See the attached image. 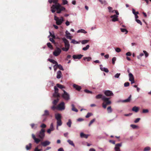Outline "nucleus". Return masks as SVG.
<instances>
[{
	"instance_id": "f257e3e1",
	"label": "nucleus",
	"mask_w": 151,
	"mask_h": 151,
	"mask_svg": "<svg viewBox=\"0 0 151 151\" xmlns=\"http://www.w3.org/2000/svg\"><path fill=\"white\" fill-rule=\"evenodd\" d=\"M51 11L52 12L54 13L55 12V9L57 10V13H60L62 11H63L65 9V8L60 4H55L52 5L51 7Z\"/></svg>"
},
{
	"instance_id": "f03ea898",
	"label": "nucleus",
	"mask_w": 151,
	"mask_h": 151,
	"mask_svg": "<svg viewBox=\"0 0 151 151\" xmlns=\"http://www.w3.org/2000/svg\"><path fill=\"white\" fill-rule=\"evenodd\" d=\"M110 98L106 97L105 96H104L102 98V100L103 102L102 104V107L104 109H106L107 105H110L111 104V101L109 100Z\"/></svg>"
},
{
	"instance_id": "7ed1b4c3",
	"label": "nucleus",
	"mask_w": 151,
	"mask_h": 151,
	"mask_svg": "<svg viewBox=\"0 0 151 151\" xmlns=\"http://www.w3.org/2000/svg\"><path fill=\"white\" fill-rule=\"evenodd\" d=\"M62 40L65 44V47L62 48V50L63 51L67 52L69 50L70 47L69 42L65 37L63 38Z\"/></svg>"
},
{
	"instance_id": "20e7f679",
	"label": "nucleus",
	"mask_w": 151,
	"mask_h": 151,
	"mask_svg": "<svg viewBox=\"0 0 151 151\" xmlns=\"http://www.w3.org/2000/svg\"><path fill=\"white\" fill-rule=\"evenodd\" d=\"M45 130L44 129H42L40 131L38 137L41 139H43L45 136Z\"/></svg>"
},
{
	"instance_id": "39448f33",
	"label": "nucleus",
	"mask_w": 151,
	"mask_h": 151,
	"mask_svg": "<svg viewBox=\"0 0 151 151\" xmlns=\"http://www.w3.org/2000/svg\"><path fill=\"white\" fill-rule=\"evenodd\" d=\"M55 89V93L53 94V96L55 98H59L60 96V94L58 93V88L55 86L54 87Z\"/></svg>"
},
{
	"instance_id": "423d86ee",
	"label": "nucleus",
	"mask_w": 151,
	"mask_h": 151,
	"mask_svg": "<svg viewBox=\"0 0 151 151\" xmlns=\"http://www.w3.org/2000/svg\"><path fill=\"white\" fill-rule=\"evenodd\" d=\"M63 91L64 93L62 95V97L65 100L68 101L70 99L69 94L65 90H63Z\"/></svg>"
},
{
	"instance_id": "0eeeda50",
	"label": "nucleus",
	"mask_w": 151,
	"mask_h": 151,
	"mask_svg": "<svg viewBox=\"0 0 151 151\" xmlns=\"http://www.w3.org/2000/svg\"><path fill=\"white\" fill-rule=\"evenodd\" d=\"M57 109L59 110H63L65 109V103L63 102H62L60 103L57 106Z\"/></svg>"
},
{
	"instance_id": "6e6552de",
	"label": "nucleus",
	"mask_w": 151,
	"mask_h": 151,
	"mask_svg": "<svg viewBox=\"0 0 151 151\" xmlns=\"http://www.w3.org/2000/svg\"><path fill=\"white\" fill-rule=\"evenodd\" d=\"M61 50L58 47H57L56 49L53 52V55L55 56H57L59 55L61 52Z\"/></svg>"
},
{
	"instance_id": "1a4fd4ad",
	"label": "nucleus",
	"mask_w": 151,
	"mask_h": 151,
	"mask_svg": "<svg viewBox=\"0 0 151 151\" xmlns=\"http://www.w3.org/2000/svg\"><path fill=\"white\" fill-rule=\"evenodd\" d=\"M122 146V143L116 144L115 145L114 150L115 151H121L120 147Z\"/></svg>"
},
{
	"instance_id": "9d476101",
	"label": "nucleus",
	"mask_w": 151,
	"mask_h": 151,
	"mask_svg": "<svg viewBox=\"0 0 151 151\" xmlns=\"http://www.w3.org/2000/svg\"><path fill=\"white\" fill-rule=\"evenodd\" d=\"M105 95L107 96H113L114 94L112 91L109 90L105 91L104 92Z\"/></svg>"
},
{
	"instance_id": "9b49d317",
	"label": "nucleus",
	"mask_w": 151,
	"mask_h": 151,
	"mask_svg": "<svg viewBox=\"0 0 151 151\" xmlns=\"http://www.w3.org/2000/svg\"><path fill=\"white\" fill-rule=\"evenodd\" d=\"M118 16L116 15H111L110 16V18H112V21L114 22L118 21Z\"/></svg>"
},
{
	"instance_id": "f8f14e48",
	"label": "nucleus",
	"mask_w": 151,
	"mask_h": 151,
	"mask_svg": "<svg viewBox=\"0 0 151 151\" xmlns=\"http://www.w3.org/2000/svg\"><path fill=\"white\" fill-rule=\"evenodd\" d=\"M50 144V142L48 141H45L41 143V144L43 147H46L49 145Z\"/></svg>"
},
{
	"instance_id": "ddd939ff",
	"label": "nucleus",
	"mask_w": 151,
	"mask_h": 151,
	"mask_svg": "<svg viewBox=\"0 0 151 151\" xmlns=\"http://www.w3.org/2000/svg\"><path fill=\"white\" fill-rule=\"evenodd\" d=\"M32 137L35 140V142L37 144H38L41 141L40 139L36 138L35 135L33 134H32Z\"/></svg>"
},
{
	"instance_id": "4468645a",
	"label": "nucleus",
	"mask_w": 151,
	"mask_h": 151,
	"mask_svg": "<svg viewBox=\"0 0 151 151\" xmlns=\"http://www.w3.org/2000/svg\"><path fill=\"white\" fill-rule=\"evenodd\" d=\"M83 56V55L81 54L78 55H74L73 56V58L74 59H80Z\"/></svg>"
},
{
	"instance_id": "2eb2a0df",
	"label": "nucleus",
	"mask_w": 151,
	"mask_h": 151,
	"mask_svg": "<svg viewBox=\"0 0 151 151\" xmlns=\"http://www.w3.org/2000/svg\"><path fill=\"white\" fill-rule=\"evenodd\" d=\"M63 21V17H61V19H59L56 21V24L58 25H60Z\"/></svg>"
},
{
	"instance_id": "dca6fc26",
	"label": "nucleus",
	"mask_w": 151,
	"mask_h": 151,
	"mask_svg": "<svg viewBox=\"0 0 151 151\" xmlns=\"http://www.w3.org/2000/svg\"><path fill=\"white\" fill-rule=\"evenodd\" d=\"M100 69L103 71H104L106 73H108L109 71V70L107 68H103V65H100Z\"/></svg>"
},
{
	"instance_id": "f3484780",
	"label": "nucleus",
	"mask_w": 151,
	"mask_h": 151,
	"mask_svg": "<svg viewBox=\"0 0 151 151\" xmlns=\"http://www.w3.org/2000/svg\"><path fill=\"white\" fill-rule=\"evenodd\" d=\"M73 87L78 91H80L81 89V87L80 86L76 84H74L73 85Z\"/></svg>"
},
{
	"instance_id": "a211bd4d",
	"label": "nucleus",
	"mask_w": 151,
	"mask_h": 151,
	"mask_svg": "<svg viewBox=\"0 0 151 151\" xmlns=\"http://www.w3.org/2000/svg\"><path fill=\"white\" fill-rule=\"evenodd\" d=\"M57 129L58 130V126H61L62 124V123L61 119L57 120Z\"/></svg>"
},
{
	"instance_id": "6ab92c4d",
	"label": "nucleus",
	"mask_w": 151,
	"mask_h": 151,
	"mask_svg": "<svg viewBox=\"0 0 151 151\" xmlns=\"http://www.w3.org/2000/svg\"><path fill=\"white\" fill-rule=\"evenodd\" d=\"M61 116L60 114H55V118L57 120L61 119Z\"/></svg>"
},
{
	"instance_id": "aec40b11",
	"label": "nucleus",
	"mask_w": 151,
	"mask_h": 151,
	"mask_svg": "<svg viewBox=\"0 0 151 151\" xmlns=\"http://www.w3.org/2000/svg\"><path fill=\"white\" fill-rule=\"evenodd\" d=\"M62 74L60 71L59 70L57 72V78L58 79L60 78L62 76Z\"/></svg>"
},
{
	"instance_id": "412c9836",
	"label": "nucleus",
	"mask_w": 151,
	"mask_h": 151,
	"mask_svg": "<svg viewBox=\"0 0 151 151\" xmlns=\"http://www.w3.org/2000/svg\"><path fill=\"white\" fill-rule=\"evenodd\" d=\"M131 95H130L129 97L127 99L123 100V102H129L131 100Z\"/></svg>"
},
{
	"instance_id": "4be33fe9",
	"label": "nucleus",
	"mask_w": 151,
	"mask_h": 151,
	"mask_svg": "<svg viewBox=\"0 0 151 151\" xmlns=\"http://www.w3.org/2000/svg\"><path fill=\"white\" fill-rule=\"evenodd\" d=\"M139 110V108L136 106H134L133 107L132 110V111H134L136 112H137Z\"/></svg>"
},
{
	"instance_id": "5701e85b",
	"label": "nucleus",
	"mask_w": 151,
	"mask_h": 151,
	"mask_svg": "<svg viewBox=\"0 0 151 151\" xmlns=\"http://www.w3.org/2000/svg\"><path fill=\"white\" fill-rule=\"evenodd\" d=\"M129 81L133 80L134 79V76L132 73H129Z\"/></svg>"
},
{
	"instance_id": "b1692460",
	"label": "nucleus",
	"mask_w": 151,
	"mask_h": 151,
	"mask_svg": "<svg viewBox=\"0 0 151 151\" xmlns=\"http://www.w3.org/2000/svg\"><path fill=\"white\" fill-rule=\"evenodd\" d=\"M104 96L103 95L99 94L96 95V98L97 99H101L102 100V98L104 97Z\"/></svg>"
},
{
	"instance_id": "393cba45",
	"label": "nucleus",
	"mask_w": 151,
	"mask_h": 151,
	"mask_svg": "<svg viewBox=\"0 0 151 151\" xmlns=\"http://www.w3.org/2000/svg\"><path fill=\"white\" fill-rule=\"evenodd\" d=\"M71 106L72 107V110L73 111H74L76 112H77L78 111V110L75 108V105L73 104H72Z\"/></svg>"
},
{
	"instance_id": "a878e982",
	"label": "nucleus",
	"mask_w": 151,
	"mask_h": 151,
	"mask_svg": "<svg viewBox=\"0 0 151 151\" xmlns=\"http://www.w3.org/2000/svg\"><path fill=\"white\" fill-rule=\"evenodd\" d=\"M48 60L50 62L54 64H55V65H56L58 63L57 62H56L54 60L49 59H48Z\"/></svg>"
},
{
	"instance_id": "bb28decb",
	"label": "nucleus",
	"mask_w": 151,
	"mask_h": 151,
	"mask_svg": "<svg viewBox=\"0 0 151 151\" xmlns=\"http://www.w3.org/2000/svg\"><path fill=\"white\" fill-rule=\"evenodd\" d=\"M32 147V144L29 143L28 145H27L26 146V148L27 150H30Z\"/></svg>"
},
{
	"instance_id": "cd10ccee",
	"label": "nucleus",
	"mask_w": 151,
	"mask_h": 151,
	"mask_svg": "<svg viewBox=\"0 0 151 151\" xmlns=\"http://www.w3.org/2000/svg\"><path fill=\"white\" fill-rule=\"evenodd\" d=\"M67 142L69 143V144L72 146L75 147V146L73 141L70 140L68 139L67 140Z\"/></svg>"
},
{
	"instance_id": "c85d7f7f",
	"label": "nucleus",
	"mask_w": 151,
	"mask_h": 151,
	"mask_svg": "<svg viewBox=\"0 0 151 151\" xmlns=\"http://www.w3.org/2000/svg\"><path fill=\"white\" fill-rule=\"evenodd\" d=\"M59 99L57 98L56 99L54 100L53 101V104L54 105H56L59 101Z\"/></svg>"
},
{
	"instance_id": "c756f323",
	"label": "nucleus",
	"mask_w": 151,
	"mask_h": 151,
	"mask_svg": "<svg viewBox=\"0 0 151 151\" xmlns=\"http://www.w3.org/2000/svg\"><path fill=\"white\" fill-rule=\"evenodd\" d=\"M49 115V113L47 110H45L44 111V113L43 115V116H48Z\"/></svg>"
},
{
	"instance_id": "7c9ffc66",
	"label": "nucleus",
	"mask_w": 151,
	"mask_h": 151,
	"mask_svg": "<svg viewBox=\"0 0 151 151\" xmlns=\"http://www.w3.org/2000/svg\"><path fill=\"white\" fill-rule=\"evenodd\" d=\"M57 65V67L60 70H63L64 69L63 68L62 66L60 64L58 65V63Z\"/></svg>"
},
{
	"instance_id": "2f4dec72",
	"label": "nucleus",
	"mask_w": 151,
	"mask_h": 151,
	"mask_svg": "<svg viewBox=\"0 0 151 151\" xmlns=\"http://www.w3.org/2000/svg\"><path fill=\"white\" fill-rule=\"evenodd\" d=\"M107 111L108 113H111L112 112V110L111 106H109L107 108Z\"/></svg>"
},
{
	"instance_id": "473e14b6",
	"label": "nucleus",
	"mask_w": 151,
	"mask_h": 151,
	"mask_svg": "<svg viewBox=\"0 0 151 151\" xmlns=\"http://www.w3.org/2000/svg\"><path fill=\"white\" fill-rule=\"evenodd\" d=\"M83 59L84 60H87V61H89L91 59V57H84L83 58Z\"/></svg>"
},
{
	"instance_id": "72a5a7b5",
	"label": "nucleus",
	"mask_w": 151,
	"mask_h": 151,
	"mask_svg": "<svg viewBox=\"0 0 151 151\" xmlns=\"http://www.w3.org/2000/svg\"><path fill=\"white\" fill-rule=\"evenodd\" d=\"M78 33L81 32L84 34L87 33V32L86 31L84 30L83 29H81L78 30L77 31Z\"/></svg>"
},
{
	"instance_id": "f704fd0d",
	"label": "nucleus",
	"mask_w": 151,
	"mask_h": 151,
	"mask_svg": "<svg viewBox=\"0 0 151 151\" xmlns=\"http://www.w3.org/2000/svg\"><path fill=\"white\" fill-rule=\"evenodd\" d=\"M72 122L70 119H69L68 120V122L67 123V125L69 127H70L71 126Z\"/></svg>"
},
{
	"instance_id": "c9c22d12",
	"label": "nucleus",
	"mask_w": 151,
	"mask_h": 151,
	"mask_svg": "<svg viewBox=\"0 0 151 151\" xmlns=\"http://www.w3.org/2000/svg\"><path fill=\"white\" fill-rule=\"evenodd\" d=\"M56 86L57 87H58L59 88H64L65 87L64 86L60 84H59L58 83L56 84Z\"/></svg>"
},
{
	"instance_id": "e433bc0d",
	"label": "nucleus",
	"mask_w": 151,
	"mask_h": 151,
	"mask_svg": "<svg viewBox=\"0 0 151 151\" xmlns=\"http://www.w3.org/2000/svg\"><path fill=\"white\" fill-rule=\"evenodd\" d=\"M47 45L48 47L50 48L51 49H53V47L52 45H51L50 43L48 42L47 43Z\"/></svg>"
},
{
	"instance_id": "4c0bfd02",
	"label": "nucleus",
	"mask_w": 151,
	"mask_h": 151,
	"mask_svg": "<svg viewBox=\"0 0 151 151\" xmlns=\"http://www.w3.org/2000/svg\"><path fill=\"white\" fill-rule=\"evenodd\" d=\"M121 30L122 32H126L125 34H127L128 32L127 30L125 29L121 28Z\"/></svg>"
},
{
	"instance_id": "58836bf2",
	"label": "nucleus",
	"mask_w": 151,
	"mask_h": 151,
	"mask_svg": "<svg viewBox=\"0 0 151 151\" xmlns=\"http://www.w3.org/2000/svg\"><path fill=\"white\" fill-rule=\"evenodd\" d=\"M89 47L90 46L89 45H87L85 47H83L82 50L84 51L86 50L89 48Z\"/></svg>"
},
{
	"instance_id": "ea45409f",
	"label": "nucleus",
	"mask_w": 151,
	"mask_h": 151,
	"mask_svg": "<svg viewBox=\"0 0 151 151\" xmlns=\"http://www.w3.org/2000/svg\"><path fill=\"white\" fill-rule=\"evenodd\" d=\"M71 42L74 44H79V42L76 41L74 39L72 40Z\"/></svg>"
},
{
	"instance_id": "a19ab883",
	"label": "nucleus",
	"mask_w": 151,
	"mask_h": 151,
	"mask_svg": "<svg viewBox=\"0 0 151 151\" xmlns=\"http://www.w3.org/2000/svg\"><path fill=\"white\" fill-rule=\"evenodd\" d=\"M89 41L88 40H83L81 41V43L82 44H84L88 43Z\"/></svg>"
},
{
	"instance_id": "79ce46f5",
	"label": "nucleus",
	"mask_w": 151,
	"mask_h": 151,
	"mask_svg": "<svg viewBox=\"0 0 151 151\" xmlns=\"http://www.w3.org/2000/svg\"><path fill=\"white\" fill-rule=\"evenodd\" d=\"M112 63L113 65H114L115 63V61L116 60V58L115 57H113L112 58Z\"/></svg>"
},
{
	"instance_id": "37998d69",
	"label": "nucleus",
	"mask_w": 151,
	"mask_h": 151,
	"mask_svg": "<svg viewBox=\"0 0 151 151\" xmlns=\"http://www.w3.org/2000/svg\"><path fill=\"white\" fill-rule=\"evenodd\" d=\"M95 121V119H94L92 120L90 122L89 124L88 125L89 126H90Z\"/></svg>"
},
{
	"instance_id": "c03bdc74",
	"label": "nucleus",
	"mask_w": 151,
	"mask_h": 151,
	"mask_svg": "<svg viewBox=\"0 0 151 151\" xmlns=\"http://www.w3.org/2000/svg\"><path fill=\"white\" fill-rule=\"evenodd\" d=\"M144 55V54L143 53H140L139 55L137 56V58L140 59H141V58Z\"/></svg>"
},
{
	"instance_id": "a18cd8bd",
	"label": "nucleus",
	"mask_w": 151,
	"mask_h": 151,
	"mask_svg": "<svg viewBox=\"0 0 151 151\" xmlns=\"http://www.w3.org/2000/svg\"><path fill=\"white\" fill-rule=\"evenodd\" d=\"M92 115V114L91 113H88L86 116V118H88L91 116Z\"/></svg>"
},
{
	"instance_id": "49530a36",
	"label": "nucleus",
	"mask_w": 151,
	"mask_h": 151,
	"mask_svg": "<svg viewBox=\"0 0 151 151\" xmlns=\"http://www.w3.org/2000/svg\"><path fill=\"white\" fill-rule=\"evenodd\" d=\"M62 3L63 5H65L67 4L68 3V1L67 0H62Z\"/></svg>"
},
{
	"instance_id": "de8ad7c7",
	"label": "nucleus",
	"mask_w": 151,
	"mask_h": 151,
	"mask_svg": "<svg viewBox=\"0 0 151 151\" xmlns=\"http://www.w3.org/2000/svg\"><path fill=\"white\" fill-rule=\"evenodd\" d=\"M84 91L85 92L88 93H92V92L90 91L87 89H85L84 90Z\"/></svg>"
},
{
	"instance_id": "09e8293b",
	"label": "nucleus",
	"mask_w": 151,
	"mask_h": 151,
	"mask_svg": "<svg viewBox=\"0 0 151 151\" xmlns=\"http://www.w3.org/2000/svg\"><path fill=\"white\" fill-rule=\"evenodd\" d=\"M150 148L149 147H145L144 148V151H149L150 150Z\"/></svg>"
},
{
	"instance_id": "8fccbe9b",
	"label": "nucleus",
	"mask_w": 151,
	"mask_h": 151,
	"mask_svg": "<svg viewBox=\"0 0 151 151\" xmlns=\"http://www.w3.org/2000/svg\"><path fill=\"white\" fill-rule=\"evenodd\" d=\"M143 52L145 54V57H147L148 56V53L145 50H144L143 51Z\"/></svg>"
},
{
	"instance_id": "3c124183",
	"label": "nucleus",
	"mask_w": 151,
	"mask_h": 151,
	"mask_svg": "<svg viewBox=\"0 0 151 151\" xmlns=\"http://www.w3.org/2000/svg\"><path fill=\"white\" fill-rule=\"evenodd\" d=\"M115 51L117 52H119L121 51V50L119 48L117 47L115 49Z\"/></svg>"
},
{
	"instance_id": "603ef678",
	"label": "nucleus",
	"mask_w": 151,
	"mask_h": 151,
	"mask_svg": "<svg viewBox=\"0 0 151 151\" xmlns=\"http://www.w3.org/2000/svg\"><path fill=\"white\" fill-rule=\"evenodd\" d=\"M46 127V125L44 124H42L40 126V127L42 128V129H43L45 128Z\"/></svg>"
},
{
	"instance_id": "864d4df0",
	"label": "nucleus",
	"mask_w": 151,
	"mask_h": 151,
	"mask_svg": "<svg viewBox=\"0 0 151 151\" xmlns=\"http://www.w3.org/2000/svg\"><path fill=\"white\" fill-rule=\"evenodd\" d=\"M130 126L133 129H135L137 127V125L134 124H131Z\"/></svg>"
},
{
	"instance_id": "5fc2aeb1",
	"label": "nucleus",
	"mask_w": 151,
	"mask_h": 151,
	"mask_svg": "<svg viewBox=\"0 0 151 151\" xmlns=\"http://www.w3.org/2000/svg\"><path fill=\"white\" fill-rule=\"evenodd\" d=\"M136 21L137 22V23L139 24H140L141 25H142V24L141 22L139 19H136Z\"/></svg>"
},
{
	"instance_id": "6e6d98bb",
	"label": "nucleus",
	"mask_w": 151,
	"mask_h": 151,
	"mask_svg": "<svg viewBox=\"0 0 151 151\" xmlns=\"http://www.w3.org/2000/svg\"><path fill=\"white\" fill-rule=\"evenodd\" d=\"M129 83L128 82H127L124 83V86L125 87H127L129 86Z\"/></svg>"
},
{
	"instance_id": "4d7b16f0",
	"label": "nucleus",
	"mask_w": 151,
	"mask_h": 151,
	"mask_svg": "<svg viewBox=\"0 0 151 151\" xmlns=\"http://www.w3.org/2000/svg\"><path fill=\"white\" fill-rule=\"evenodd\" d=\"M149 111L147 109H144L142 110V112L143 113H148Z\"/></svg>"
},
{
	"instance_id": "13d9d810",
	"label": "nucleus",
	"mask_w": 151,
	"mask_h": 151,
	"mask_svg": "<svg viewBox=\"0 0 151 151\" xmlns=\"http://www.w3.org/2000/svg\"><path fill=\"white\" fill-rule=\"evenodd\" d=\"M120 75V73H117L116 74H115V75L114 76V77L115 78H118L119 77Z\"/></svg>"
},
{
	"instance_id": "bf43d9fd",
	"label": "nucleus",
	"mask_w": 151,
	"mask_h": 151,
	"mask_svg": "<svg viewBox=\"0 0 151 151\" xmlns=\"http://www.w3.org/2000/svg\"><path fill=\"white\" fill-rule=\"evenodd\" d=\"M140 119V118H137L135 119L134 121V122L135 123H137L139 121Z\"/></svg>"
},
{
	"instance_id": "052dcab7",
	"label": "nucleus",
	"mask_w": 151,
	"mask_h": 151,
	"mask_svg": "<svg viewBox=\"0 0 151 151\" xmlns=\"http://www.w3.org/2000/svg\"><path fill=\"white\" fill-rule=\"evenodd\" d=\"M49 129H51V130H52V131H53L54 130V128H53V125L52 123L51 124L50 126V127Z\"/></svg>"
},
{
	"instance_id": "680f3d73",
	"label": "nucleus",
	"mask_w": 151,
	"mask_h": 151,
	"mask_svg": "<svg viewBox=\"0 0 151 151\" xmlns=\"http://www.w3.org/2000/svg\"><path fill=\"white\" fill-rule=\"evenodd\" d=\"M77 120L78 122H81V121H83L84 120V119L82 118H79L77 119Z\"/></svg>"
},
{
	"instance_id": "e2e57ef3",
	"label": "nucleus",
	"mask_w": 151,
	"mask_h": 151,
	"mask_svg": "<svg viewBox=\"0 0 151 151\" xmlns=\"http://www.w3.org/2000/svg\"><path fill=\"white\" fill-rule=\"evenodd\" d=\"M51 109L52 110H55L56 109H57V106L56 107V106H55V105H54L52 107H51Z\"/></svg>"
},
{
	"instance_id": "0e129e2a",
	"label": "nucleus",
	"mask_w": 151,
	"mask_h": 151,
	"mask_svg": "<svg viewBox=\"0 0 151 151\" xmlns=\"http://www.w3.org/2000/svg\"><path fill=\"white\" fill-rule=\"evenodd\" d=\"M109 12H111L112 10V8L110 6H109L108 8Z\"/></svg>"
},
{
	"instance_id": "69168bd1",
	"label": "nucleus",
	"mask_w": 151,
	"mask_h": 151,
	"mask_svg": "<svg viewBox=\"0 0 151 151\" xmlns=\"http://www.w3.org/2000/svg\"><path fill=\"white\" fill-rule=\"evenodd\" d=\"M70 35H66V37L67 39H71V37L70 36Z\"/></svg>"
},
{
	"instance_id": "338daca9",
	"label": "nucleus",
	"mask_w": 151,
	"mask_h": 151,
	"mask_svg": "<svg viewBox=\"0 0 151 151\" xmlns=\"http://www.w3.org/2000/svg\"><path fill=\"white\" fill-rule=\"evenodd\" d=\"M41 149H38L37 147L35 148V151H41Z\"/></svg>"
},
{
	"instance_id": "774afa93",
	"label": "nucleus",
	"mask_w": 151,
	"mask_h": 151,
	"mask_svg": "<svg viewBox=\"0 0 151 151\" xmlns=\"http://www.w3.org/2000/svg\"><path fill=\"white\" fill-rule=\"evenodd\" d=\"M58 151H64V150L63 148L61 147L58 149Z\"/></svg>"
}]
</instances>
